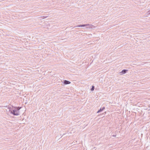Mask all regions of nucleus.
<instances>
[{"label": "nucleus", "instance_id": "obj_1", "mask_svg": "<svg viewBox=\"0 0 150 150\" xmlns=\"http://www.w3.org/2000/svg\"><path fill=\"white\" fill-rule=\"evenodd\" d=\"M8 108L9 110V111L12 114L14 115H19V111H18L17 109L15 108L13 109L11 107H8Z\"/></svg>", "mask_w": 150, "mask_h": 150}, {"label": "nucleus", "instance_id": "obj_2", "mask_svg": "<svg viewBox=\"0 0 150 150\" xmlns=\"http://www.w3.org/2000/svg\"><path fill=\"white\" fill-rule=\"evenodd\" d=\"M85 26H86V28H89L91 29H93L96 27L90 24H85Z\"/></svg>", "mask_w": 150, "mask_h": 150}, {"label": "nucleus", "instance_id": "obj_3", "mask_svg": "<svg viewBox=\"0 0 150 150\" xmlns=\"http://www.w3.org/2000/svg\"><path fill=\"white\" fill-rule=\"evenodd\" d=\"M105 109V107H103L101 108L97 112V113H99L103 111Z\"/></svg>", "mask_w": 150, "mask_h": 150}, {"label": "nucleus", "instance_id": "obj_4", "mask_svg": "<svg viewBox=\"0 0 150 150\" xmlns=\"http://www.w3.org/2000/svg\"><path fill=\"white\" fill-rule=\"evenodd\" d=\"M71 83L69 81H67V80H64V83L65 84H69Z\"/></svg>", "mask_w": 150, "mask_h": 150}, {"label": "nucleus", "instance_id": "obj_5", "mask_svg": "<svg viewBox=\"0 0 150 150\" xmlns=\"http://www.w3.org/2000/svg\"><path fill=\"white\" fill-rule=\"evenodd\" d=\"M128 71L126 69H123L122 70V71L120 72L121 73H122L123 74H125L127 71Z\"/></svg>", "mask_w": 150, "mask_h": 150}, {"label": "nucleus", "instance_id": "obj_6", "mask_svg": "<svg viewBox=\"0 0 150 150\" xmlns=\"http://www.w3.org/2000/svg\"><path fill=\"white\" fill-rule=\"evenodd\" d=\"M85 27V24L78 25L75 27Z\"/></svg>", "mask_w": 150, "mask_h": 150}, {"label": "nucleus", "instance_id": "obj_7", "mask_svg": "<svg viewBox=\"0 0 150 150\" xmlns=\"http://www.w3.org/2000/svg\"><path fill=\"white\" fill-rule=\"evenodd\" d=\"M14 108L16 109H17V110L18 111H19V110L21 108V107H17Z\"/></svg>", "mask_w": 150, "mask_h": 150}, {"label": "nucleus", "instance_id": "obj_8", "mask_svg": "<svg viewBox=\"0 0 150 150\" xmlns=\"http://www.w3.org/2000/svg\"><path fill=\"white\" fill-rule=\"evenodd\" d=\"M94 86H92V88H91V91H93L94 90Z\"/></svg>", "mask_w": 150, "mask_h": 150}, {"label": "nucleus", "instance_id": "obj_9", "mask_svg": "<svg viewBox=\"0 0 150 150\" xmlns=\"http://www.w3.org/2000/svg\"><path fill=\"white\" fill-rule=\"evenodd\" d=\"M147 14H150V10L149 11L147 12Z\"/></svg>", "mask_w": 150, "mask_h": 150}, {"label": "nucleus", "instance_id": "obj_10", "mask_svg": "<svg viewBox=\"0 0 150 150\" xmlns=\"http://www.w3.org/2000/svg\"><path fill=\"white\" fill-rule=\"evenodd\" d=\"M47 17V16H44L43 17V18H46Z\"/></svg>", "mask_w": 150, "mask_h": 150}, {"label": "nucleus", "instance_id": "obj_11", "mask_svg": "<svg viewBox=\"0 0 150 150\" xmlns=\"http://www.w3.org/2000/svg\"><path fill=\"white\" fill-rule=\"evenodd\" d=\"M112 136L114 137H115L116 136V135H112Z\"/></svg>", "mask_w": 150, "mask_h": 150}]
</instances>
